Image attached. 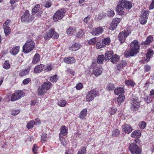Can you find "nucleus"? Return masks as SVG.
<instances>
[{"instance_id": "13d9d810", "label": "nucleus", "mask_w": 154, "mask_h": 154, "mask_svg": "<svg viewBox=\"0 0 154 154\" xmlns=\"http://www.w3.org/2000/svg\"><path fill=\"white\" fill-rule=\"evenodd\" d=\"M66 72L67 73H70L71 75L73 76L75 75V71L70 68H68L66 71Z\"/></svg>"}, {"instance_id": "cd10ccee", "label": "nucleus", "mask_w": 154, "mask_h": 154, "mask_svg": "<svg viewBox=\"0 0 154 154\" xmlns=\"http://www.w3.org/2000/svg\"><path fill=\"white\" fill-rule=\"evenodd\" d=\"M114 92L116 95H118L120 94L124 93L125 90L123 88L118 87L114 90Z\"/></svg>"}, {"instance_id": "c756f323", "label": "nucleus", "mask_w": 154, "mask_h": 154, "mask_svg": "<svg viewBox=\"0 0 154 154\" xmlns=\"http://www.w3.org/2000/svg\"><path fill=\"white\" fill-rule=\"evenodd\" d=\"M87 113V109H84L82 110L80 112L79 116V117L81 119H83L85 117Z\"/></svg>"}, {"instance_id": "de8ad7c7", "label": "nucleus", "mask_w": 154, "mask_h": 154, "mask_svg": "<svg viewBox=\"0 0 154 154\" xmlns=\"http://www.w3.org/2000/svg\"><path fill=\"white\" fill-rule=\"evenodd\" d=\"M86 148L82 146L78 151L77 154H85L86 152Z\"/></svg>"}, {"instance_id": "69168bd1", "label": "nucleus", "mask_w": 154, "mask_h": 154, "mask_svg": "<svg viewBox=\"0 0 154 154\" xmlns=\"http://www.w3.org/2000/svg\"><path fill=\"white\" fill-rule=\"evenodd\" d=\"M11 28L9 26H6L4 29V32L6 35L9 34L11 31Z\"/></svg>"}, {"instance_id": "aec40b11", "label": "nucleus", "mask_w": 154, "mask_h": 154, "mask_svg": "<svg viewBox=\"0 0 154 154\" xmlns=\"http://www.w3.org/2000/svg\"><path fill=\"white\" fill-rule=\"evenodd\" d=\"M93 72L95 76H98L101 74L102 72L100 67L95 66L93 67Z\"/></svg>"}, {"instance_id": "ddd939ff", "label": "nucleus", "mask_w": 154, "mask_h": 154, "mask_svg": "<svg viewBox=\"0 0 154 154\" xmlns=\"http://www.w3.org/2000/svg\"><path fill=\"white\" fill-rule=\"evenodd\" d=\"M154 54V51L151 49L149 48L147 50V53L146 54V58L145 60L146 63H147L149 61L151 58L152 57Z\"/></svg>"}, {"instance_id": "49530a36", "label": "nucleus", "mask_w": 154, "mask_h": 154, "mask_svg": "<svg viewBox=\"0 0 154 154\" xmlns=\"http://www.w3.org/2000/svg\"><path fill=\"white\" fill-rule=\"evenodd\" d=\"M106 16V14L105 13L102 12L100 13L98 15V17L97 18V20H100L101 19L104 18Z\"/></svg>"}, {"instance_id": "4d7b16f0", "label": "nucleus", "mask_w": 154, "mask_h": 154, "mask_svg": "<svg viewBox=\"0 0 154 154\" xmlns=\"http://www.w3.org/2000/svg\"><path fill=\"white\" fill-rule=\"evenodd\" d=\"M3 67L6 69H9L10 67V65L8 61H5V63L3 65Z\"/></svg>"}, {"instance_id": "72a5a7b5", "label": "nucleus", "mask_w": 154, "mask_h": 154, "mask_svg": "<svg viewBox=\"0 0 154 154\" xmlns=\"http://www.w3.org/2000/svg\"><path fill=\"white\" fill-rule=\"evenodd\" d=\"M153 37L152 35H149L144 42V44L146 45L149 44L153 41Z\"/></svg>"}, {"instance_id": "423d86ee", "label": "nucleus", "mask_w": 154, "mask_h": 154, "mask_svg": "<svg viewBox=\"0 0 154 154\" xmlns=\"http://www.w3.org/2000/svg\"><path fill=\"white\" fill-rule=\"evenodd\" d=\"M131 104V109L133 111H137L140 106V101L138 98L136 96L133 97L130 100Z\"/></svg>"}, {"instance_id": "f03ea898", "label": "nucleus", "mask_w": 154, "mask_h": 154, "mask_svg": "<svg viewBox=\"0 0 154 154\" xmlns=\"http://www.w3.org/2000/svg\"><path fill=\"white\" fill-rule=\"evenodd\" d=\"M132 7L131 2L127 0H119L116 7V11L119 15H123L125 12L123 11L125 8L130 10Z\"/></svg>"}, {"instance_id": "58836bf2", "label": "nucleus", "mask_w": 154, "mask_h": 154, "mask_svg": "<svg viewBox=\"0 0 154 154\" xmlns=\"http://www.w3.org/2000/svg\"><path fill=\"white\" fill-rule=\"evenodd\" d=\"M52 5V2L51 0H47L44 2L43 6L46 8L50 7Z\"/></svg>"}, {"instance_id": "393cba45", "label": "nucleus", "mask_w": 154, "mask_h": 154, "mask_svg": "<svg viewBox=\"0 0 154 154\" xmlns=\"http://www.w3.org/2000/svg\"><path fill=\"white\" fill-rule=\"evenodd\" d=\"M76 30L75 28L72 27H70L66 30V33L68 35H74L76 32Z\"/></svg>"}, {"instance_id": "8fccbe9b", "label": "nucleus", "mask_w": 154, "mask_h": 154, "mask_svg": "<svg viewBox=\"0 0 154 154\" xmlns=\"http://www.w3.org/2000/svg\"><path fill=\"white\" fill-rule=\"evenodd\" d=\"M146 124L144 121H141L138 124V126L140 129H144L146 127Z\"/></svg>"}, {"instance_id": "bf43d9fd", "label": "nucleus", "mask_w": 154, "mask_h": 154, "mask_svg": "<svg viewBox=\"0 0 154 154\" xmlns=\"http://www.w3.org/2000/svg\"><path fill=\"white\" fill-rule=\"evenodd\" d=\"M47 137V134H42L41 137V141L42 143H45L46 141Z\"/></svg>"}, {"instance_id": "6e6552de", "label": "nucleus", "mask_w": 154, "mask_h": 154, "mask_svg": "<svg viewBox=\"0 0 154 154\" xmlns=\"http://www.w3.org/2000/svg\"><path fill=\"white\" fill-rule=\"evenodd\" d=\"M65 12L63 9H60L57 11L53 16L54 21L56 22L61 20L64 16Z\"/></svg>"}, {"instance_id": "2eb2a0df", "label": "nucleus", "mask_w": 154, "mask_h": 154, "mask_svg": "<svg viewBox=\"0 0 154 154\" xmlns=\"http://www.w3.org/2000/svg\"><path fill=\"white\" fill-rule=\"evenodd\" d=\"M68 133V129L65 125H63L60 129V132L59 134V137L63 136H65L67 135Z\"/></svg>"}, {"instance_id": "a18cd8bd", "label": "nucleus", "mask_w": 154, "mask_h": 154, "mask_svg": "<svg viewBox=\"0 0 154 154\" xmlns=\"http://www.w3.org/2000/svg\"><path fill=\"white\" fill-rule=\"evenodd\" d=\"M148 19L144 17L141 16L140 19V22L141 24L144 25L147 22Z\"/></svg>"}, {"instance_id": "473e14b6", "label": "nucleus", "mask_w": 154, "mask_h": 154, "mask_svg": "<svg viewBox=\"0 0 154 154\" xmlns=\"http://www.w3.org/2000/svg\"><path fill=\"white\" fill-rule=\"evenodd\" d=\"M125 84L127 86H130L131 87H133L135 85V83L131 79L130 80H125Z\"/></svg>"}, {"instance_id": "f3484780", "label": "nucleus", "mask_w": 154, "mask_h": 154, "mask_svg": "<svg viewBox=\"0 0 154 154\" xmlns=\"http://www.w3.org/2000/svg\"><path fill=\"white\" fill-rule=\"evenodd\" d=\"M81 47L80 44L75 43L69 47V49L72 51H76L79 50Z\"/></svg>"}, {"instance_id": "4be33fe9", "label": "nucleus", "mask_w": 154, "mask_h": 154, "mask_svg": "<svg viewBox=\"0 0 154 154\" xmlns=\"http://www.w3.org/2000/svg\"><path fill=\"white\" fill-rule=\"evenodd\" d=\"M30 70V68H28L26 69H22L20 71L19 74L20 76L23 77L27 75L29 72Z\"/></svg>"}, {"instance_id": "f8f14e48", "label": "nucleus", "mask_w": 154, "mask_h": 154, "mask_svg": "<svg viewBox=\"0 0 154 154\" xmlns=\"http://www.w3.org/2000/svg\"><path fill=\"white\" fill-rule=\"evenodd\" d=\"M103 31V29L102 26L93 29L91 32L94 35L97 36L101 34Z\"/></svg>"}, {"instance_id": "5701e85b", "label": "nucleus", "mask_w": 154, "mask_h": 154, "mask_svg": "<svg viewBox=\"0 0 154 154\" xmlns=\"http://www.w3.org/2000/svg\"><path fill=\"white\" fill-rule=\"evenodd\" d=\"M120 57L119 55L115 54L113 55L110 60L111 62L113 63H116L119 60Z\"/></svg>"}, {"instance_id": "dca6fc26", "label": "nucleus", "mask_w": 154, "mask_h": 154, "mask_svg": "<svg viewBox=\"0 0 154 154\" xmlns=\"http://www.w3.org/2000/svg\"><path fill=\"white\" fill-rule=\"evenodd\" d=\"M45 65L40 64L36 66L34 69V71L35 73H38L42 72L44 68Z\"/></svg>"}, {"instance_id": "9b49d317", "label": "nucleus", "mask_w": 154, "mask_h": 154, "mask_svg": "<svg viewBox=\"0 0 154 154\" xmlns=\"http://www.w3.org/2000/svg\"><path fill=\"white\" fill-rule=\"evenodd\" d=\"M122 132L129 134L133 131V128L129 124H125L122 125Z\"/></svg>"}, {"instance_id": "37998d69", "label": "nucleus", "mask_w": 154, "mask_h": 154, "mask_svg": "<svg viewBox=\"0 0 154 154\" xmlns=\"http://www.w3.org/2000/svg\"><path fill=\"white\" fill-rule=\"evenodd\" d=\"M15 92L17 95V97L18 99H20L21 97L24 96L25 94L22 91H15Z\"/></svg>"}, {"instance_id": "1a4fd4ad", "label": "nucleus", "mask_w": 154, "mask_h": 154, "mask_svg": "<svg viewBox=\"0 0 154 154\" xmlns=\"http://www.w3.org/2000/svg\"><path fill=\"white\" fill-rule=\"evenodd\" d=\"M98 92L95 89L88 91L86 94L85 99L86 101L90 102L93 100L97 96Z\"/></svg>"}, {"instance_id": "9d476101", "label": "nucleus", "mask_w": 154, "mask_h": 154, "mask_svg": "<svg viewBox=\"0 0 154 154\" xmlns=\"http://www.w3.org/2000/svg\"><path fill=\"white\" fill-rule=\"evenodd\" d=\"M21 20L22 23L30 22L32 20V17H30L29 11L27 10L23 13L21 16Z\"/></svg>"}, {"instance_id": "680f3d73", "label": "nucleus", "mask_w": 154, "mask_h": 154, "mask_svg": "<svg viewBox=\"0 0 154 154\" xmlns=\"http://www.w3.org/2000/svg\"><path fill=\"white\" fill-rule=\"evenodd\" d=\"M117 25L116 24L114 23L112 21L110 25L109 29L110 30H113L114 29H116Z\"/></svg>"}, {"instance_id": "4c0bfd02", "label": "nucleus", "mask_w": 154, "mask_h": 154, "mask_svg": "<svg viewBox=\"0 0 154 154\" xmlns=\"http://www.w3.org/2000/svg\"><path fill=\"white\" fill-rule=\"evenodd\" d=\"M40 7V5L38 4L35 5L34 8L32 10V13L33 14H35L38 11Z\"/></svg>"}, {"instance_id": "774afa93", "label": "nucleus", "mask_w": 154, "mask_h": 154, "mask_svg": "<svg viewBox=\"0 0 154 154\" xmlns=\"http://www.w3.org/2000/svg\"><path fill=\"white\" fill-rule=\"evenodd\" d=\"M151 66L148 65H146L144 66V69L145 72L149 71L151 69Z\"/></svg>"}, {"instance_id": "6e6d98bb", "label": "nucleus", "mask_w": 154, "mask_h": 154, "mask_svg": "<svg viewBox=\"0 0 154 154\" xmlns=\"http://www.w3.org/2000/svg\"><path fill=\"white\" fill-rule=\"evenodd\" d=\"M38 147L37 144H35L33 145L32 148V151L34 154H37Z\"/></svg>"}, {"instance_id": "6ab92c4d", "label": "nucleus", "mask_w": 154, "mask_h": 154, "mask_svg": "<svg viewBox=\"0 0 154 154\" xmlns=\"http://www.w3.org/2000/svg\"><path fill=\"white\" fill-rule=\"evenodd\" d=\"M40 59V54L38 53H36L34 56L32 63L34 64H37L39 62Z\"/></svg>"}, {"instance_id": "c03bdc74", "label": "nucleus", "mask_w": 154, "mask_h": 154, "mask_svg": "<svg viewBox=\"0 0 154 154\" xmlns=\"http://www.w3.org/2000/svg\"><path fill=\"white\" fill-rule=\"evenodd\" d=\"M58 79L57 75L55 74L50 77V80L52 82H56Z\"/></svg>"}, {"instance_id": "ea45409f", "label": "nucleus", "mask_w": 154, "mask_h": 154, "mask_svg": "<svg viewBox=\"0 0 154 154\" xmlns=\"http://www.w3.org/2000/svg\"><path fill=\"white\" fill-rule=\"evenodd\" d=\"M115 88L114 85L113 83H111L107 85L106 88L107 90L110 91L113 90Z\"/></svg>"}, {"instance_id": "338daca9", "label": "nucleus", "mask_w": 154, "mask_h": 154, "mask_svg": "<svg viewBox=\"0 0 154 154\" xmlns=\"http://www.w3.org/2000/svg\"><path fill=\"white\" fill-rule=\"evenodd\" d=\"M31 81V79L29 78H26L23 80L22 81V83L24 85H26L28 84Z\"/></svg>"}, {"instance_id": "c9c22d12", "label": "nucleus", "mask_w": 154, "mask_h": 154, "mask_svg": "<svg viewBox=\"0 0 154 154\" xmlns=\"http://www.w3.org/2000/svg\"><path fill=\"white\" fill-rule=\"evenodd\" d=\"M120 134L119 130L116 128L114 129L112 132V136L113 137H119Z\"/></svg>"}, {"instance_id": "a19ab883", "label": "nucleus", "mask_w": 154, "mask_h": 154, "mask_svg": "<svg viewBox=\"0 0 154 154\" xmlns=\"http://www.w3.org/2000/svg\"><path fill=\"white\" fill-rule=\"evenodd\" d=\"M67 102L65 100H60L58 102L57 104L60 106L64 107L66 104Z\"/></svg>"}, {"instance_id": "bb28decb", "label": "nucleus", "mask_w": 154, "mask_h": 154, "mask_svg": "<svg viewBox=\"0 0 154 154\" xmlns=\"http://www.w3.org/2000/svg\"><path fill=\"white\" fill-rule=\"evenodd\" d=\"M114 53L112 51H107L105 54V57L106 60H109L113 55Z\"/></svg>"}, {"instance_id": "5fc2aeb1", "label": "nucleus", "mask_w": 154, "mask_h": 154, "mask_svg": "<svg viewBox=\"0 0 154 154\" xmlns=\"http://www.w3.org/2000/svg\"><path fill=\"white\" fill-rule=\"evenodd\" d=\"M104 47L103 43L102 42H101L100 41L97 42L96 44V48L97 49H100Z\"/></svg>"}, {"instance_id": "f257e3e1", "label": "nucleus", "mask_w": 154, "mask_h": 154, "mask_svg": "<svg viewBox=\"0 0 154 154\" xmlns=\"http://www.w3.org/2000/svg\"><path fill=\"white\" fill-rule=\"evenodd\" d=\"M130 45L129 49L126 50L124 53V56L126 58L133 56L139 52L140 46L137 40H134L133 41Z\"/></svg>"}, {"instance_id": "412c9836", "label": "nucleus", "mask_w": 154, "mask_h": 154, "mask_svg": "<svg viewBox=\"0 0 154 154\" xmlns=\"http://www.w3.org/2000/svg\"><path fill=\"white\" fill-rule=\"evenodd\" d=\"M20 47L19 46H16L11 49L10 51V53L13 55H15L19 52Z\"/></svg>"}, {"instance_id": "f704fd0d", "label": "nucleus", "mask_w": 154, "mask_h": 154, "mask_svg": "<svg viewBox=\"0 0 154 154\" xmlns=\"http://www.w3.org/2000/svg\"><path fill=\"white\" fill-rule=\"evenodd\" d=\"M97 42V38L94 37L91 38L88 41V45H94Z\"/></svg>"}, {"instance_id": "39448f33", "label": "nucleus", "mask_w": 154, "mask_h": 154, "mask_svg": "<svg viewBox=\"0 0 154 154\" xmlns=\"http://www.w3.org/2000/svg\"><path fill=\"white\" fill-rule=\"evenodd\" d=\"M59 36V34L53 29H51L48 32L44 34L43 37L45 40H49L50 38H53L54 39H57Z\"/></svg>"}, {"instance_id": "0e129e2a", "label": "nucleus", "mask_w": 154, "mask_h": 154, "mask_svg": "<svg viewBox=\"0 0 154 154\" xmlns=\"http://www.w3.org/2000/svg\"><path fill=\"white\" fill-rule=\"evenodd\" d=\"M115 14L114 11L113 10H111L108 11L107 13V15L110 17H112Z\"/></svg>"}, {"instance_id": "4468645a", "label": "nucleus", "mask_w": 154, "mask_h": 154, "mask_svg": "<svg viewBox=\"0 0 154 154\" xmlns=\"http://www.w3.org/2000/svg\"><path fill=\"white\" fill-rule=\"evenodd\" d=\"M63 61L66 64H71L74 63L75 62V59L73 57H65L63 59Z\"/></svg>"}, {"instance_id": "7ed1b4c3", "label": "nucleus", "mask_w": 154, "mask_h": 154, "mask_svg": "<svg viewBox=\"0 0 154 154\" xmlns=\"http://www.w3.org/2000/svg\"><path fill=\"white\" fill-rule=\"evenodd\" d=\"M34 41L29 39L23 45V52L25 54H28L32 51L35 47Z\"/></svg>"}, {"instance_id": "a211bd4d", "label": "nucleus", "mask_w": 154, "mask_h": 154, "mask_svg": "<svg viewBox=\"0 0 154 154\" xmlns=\"http://www.w3.org/2000/svg\"><path fill=\"white\" fill-rule=\"evenodd\" d=\"M141 131L139 130H136L132 132L131 134V136L133 138H139L141 136Z\"/></svg>"}, {"instance_id": "e2e57ef3", "label": "nucleus", "mask_w": 154, "mask_h": 154, "mask_svg": "<svg viewBox=\"0 0 154 154\" xmlns=\"http://www.w3.org/2000/svg\"><path fill=\"white\" fill-rule=\"evenodd\" d=\"M83 84L81 83H78L75 86L77 90H80L83 88Z\"/></svg>"}, {"instance_id": "c85d7f7f", "label": "nucleus", "mask_w": 154, "mask_h": 154, "mask_svg": "<svg viewBox=\"0 0 154 154\" xmlns=\"http://www.w3.org/2000/svg\"><path fill=\"white\" fill-rule=\"evenodd\" d=\"M46 92L47 91L44 89L42 86L39 87L37 91V94L38 95L41 96Z\"/></svg>"}, {"instance_id": "603ef678", "label": "nucleus", "mask_w": 154, "mask_h": 154, "mask_svg": "<svg viewBox=\"0 0 154 154\" xmlns=\"http://www.w3.org/2000/svg\"><path fill=\"white\" fill-rule=\"evenodd\" d=\"M18 100H19L18 98L17 97V95L15 92L12 94L11 96V100L12 101H15Z\"/></svg>"}, {"instance_id": "864d4df0", "label": "nucleus", "mask_w": 154, "mask_h": 154, "mask_svg": "<svg viewBox=\"0 0 154 154\" xmlns=\"http://www.w3.org/2000/svg\"><path fill=\"white\" fill-rule=\"evenodd\" d=\"M52 69V66L51 64H48L46 65L44 69V71L45 72H49L51 71Z\"/></svg>"}, {"instance_id": "0eeeda50", "label": "nucleus", "mask_w": 154, "mask_h": 154, "mask_svg": "<svg viewBox=\"0 0 154 154\" xmlns=\"http://www.w3.org/2000/svg\"><path fill=\"white\" fill-rule=\"evenodd\" d=\"M131 34V32L128 30H123L120 32L118 36L119 41L121 44L123 43L127 37Z\"/></svg>"}, {"instance_id": "2f4dec72", "label": "nucleus", "mask_w": 154, "mask_h": 154, "mask_svg": "<svg viewBox=\"0 0 154 154\" xmlns=\"http://www.w3.org/2000/svg\"><path fill=\"white\" fill-rule=\"evenodd\" d=\"M125 99V96L123 94H120L117 98L118 104H120L123 102Z\"/></svg>"}, {"instance_id": "3c124183", "label": "nucleus", "mask_w": 154, "mask_h": 154, "mask_svg": "<svg viewBox=\"0 0 154 154\" xmlns=\"http://www.w3.org/2000/svg\"><path fill=\"white\" fill-rule=\"evenodd\" d=\"M149 15V12L147 11H143L141 14V16L144 17L148 19Z\"/></svg>"}, {"instance_id": "09e8293b", "label": "nucleus", "mask_w": 154, "mask_h": 154, "mask_svg": "<svg viewBox=\"0 0 154 154\" xmlns=\"http://www.w3.org/2000/svg\"><path fill=\"white\" fill-rule=\"evenodd\" d=\"M59 139L62 144L63 145L66 146L67 145V142L65 138H64L63 136L59 137Z\"/></svg>"}, {"instance_id": "052dcab7", "label": "nucleus", "mask_w": 154, "mask_h": 154, "mask_svg": "<svg viewBox=\"0 0 154 154\" xmlns=\"http://www.w3.org/2000/svg\"><path fill=\"white\" fill-rule=\"evenodd\" d=\"M83 31L82 29H79L76 34V36L79 38H81L83 36Z\"/></svg>"}, {"instance_id": "20e7f679", "label": "nucleus", "mask_w": 154, "mask_h": 154, "mask_svg": "<svg viewBox=\"0 0 154 154\" xmlns=\"http://www.w3.org/2000/svg\"><path fill=\"white\" fill-rule=\"evenodd\" d=\"M138 140H134V142L130 143L128 149L132 154H140L142 152V149L137 144Z\"/></svg>"}, {"instance_id": "b1692460", "label": "nucleus", "mask_w": 154, "mask_h": 154, "mask_svg": "<svg viewBox=\"0 0 154 154\" xmlns=\"http://www.w3.org/2000/svg\"><path fill=\"white\" fill-rule=\"evenodd\" d=\"M52 84L49 82H47L44 83L42 86L47 92L48 91L51 87Z\"/></svg>"}, {"instance_id": "79ce46f5", "label": "nucleus", "mask_w": 154, "mask_h": 154, "mask_svg": "<svg viewBox=\"0 0 154 154\" xmlns=\"http://www.w3.org/2000/svg\"><path fill=\"white\" fill-rule=\"evenodd\" d=\"M117 109L115 107H112L109 109V112L110 115L115 114L117 111Z\"/></svg>"}, {"instance_id": "e433bc0d", "label": "nucleus", "mask_w": 154, "mask_h": 154, "mask_svg": "<svg viewBox=\"0 0 154 154\" xmlns=\"http://www.w3.org/2000/svg\"><path fill=\"white\" fill-rule=\"evenodd\" d=\"M35 122L33 120H32L29 122L26 125V127L29 129L32 128L35 124Z\"/></svg>"}, {"instance_id": "a878e982", "label": "nucleus", "mask_w": 154, "mask_h": 154, "mask_svg": "<svg viewBox=\"0 0 154 154\" xmlns=\"http://www.w3.org/2000/svg\"><path fill=\"white\" fill-rule=\"evenodd\" d=\"M111 40L109 37L104 38L102 40V42L105 47L106 45H108L110 44Z\"/></svg>"}, {"instance_id": "7c9ffc66", "label": "nucleus", "mask_w": 154, "mask_h": 154, "mask_svg": "<svg viewBox=\"0 0 154 154\" xmlns=\"http://www.w3.org/2000/svg\"><path fill=\"white\" fill-rule=\"evenodd\" d=\"M105 59V57L103 54L99 55L97 59V62L98 64H101L103 63Z\"/></svg>"}]
</instances>
